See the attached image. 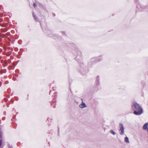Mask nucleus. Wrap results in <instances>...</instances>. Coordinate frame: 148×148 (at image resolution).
I'll list each match as a JSON object with an SVG mask.
<instances>
[{"mask_svg": "<svg viewBox=\"0 0 148 148\" xmlns=\"http://www.w3.org/2000/svg\"><path fill=\"white\" fill-rule=\"evenodd\" d=\"M132 108L134 110L133 113L136 115H140L142 114L143 111L141 106L136 102L132 104Z\"/></svg>", "mask_w": 148, "mask_h": 148, "instance_id": "obj_1", "label": "nucleus"}, {"mask_svg": "<svg viewBox=\"0 0 148 148\" xmlns=\"http://www.w3.org/2000/svg\"><path fill=\"white\" fill-rule=\"evenodd\" d=\"M119 127L120 128L119 130L120 134L121 135H123L125 133V128L123 124L122 123H120Z\"/></svg>", "mask_w": 148, "mask_h": 148, "instance_id": "obj_2", "label": "nucleus"}, {"mask_svg": "<svg viewBox=\"0 0 148 148\" xmlns=\"http://www.w3.org/2000/svg\"><path fill=\"white\" fill-rule=\"evenodd\" d=\"M79 106L80 108L82 109L86 108L87 107L85 103H84L83 101H82L81 103L79 105Z\"/></svg>", "mask_w": 148, "mask_h": 148, "instance_id": "obj_3", "label": "nucleus"}, {"mask_svg": "<svg viewBox=\"0 0 148 148\" xmlns=\"http://www.w3.org/2000/svg\"><path fill=\"white\" fill-rule=\"evenodd\" d=\"M148 123H145L143 125V128L144 130H147L148 129Z\"/></svg>", "mask_w": 148, "mask_h": 148, "instance_id": "obj_4", "label": "nucleus"}, {"mask_svg": "<svg viewBox=\"0 0 148 148\" xmlns=\"http://www.w3.org/2000/svg\"><path fill=\"white\" fill-rule=\"evenodd\" d=\"M32 14L34 20L36 21H38V19L35 16L34 12H32Z\"/></svg>", "mask_w": 148, "mask_h": 148, "instance_id": "obj_5", "label": "nucleus"}, {"mask_svg": "<svg viewBox=\"0 0 148 148\" xmlns=\"http://www.w3.org/2000/svg\"><path fill=\"white\" fill-rule=\"evenodd\" d=\"M125 141L126 143H129V141L128 138L127 137L125 138Z\"/></svg>", "mask_w": 148, "mask_h": 148, "instance_id": "obj_6", "label": "nucleus"}, {"mask_svg": "<svg viewBox=\"0 0 148 148\" xmlns=\"http://www.w3.org/2000/svg\"><path fill=\"white\" fill-rule=\"evenodd\" d=\"M102 60V58L100 57H99L97 58H96V61L99 62Z\"/></svg>", "mask_w": 148, "mask_h": 148, "instance_id": "obj_7", "label": "nucleus"}, {"mask_svg": "<svg viewBox=\"0 0 148 148\" xmlns=\"http://www.w3.org/2000/svg\"><path fill=\"white\" fill-rule=\"evenodd\" d=\"M110 133L114 135L116 134V133L112 130H111L110 131Z\"/></svg>", "mask_w": 148, "mask_h": 148, "instance_id": "obj_8", "label": "nucleus"}, {"mask_svg": "<svg viewBox=\"0 0 148 148\" xmlns=\"http://www.w3.org/2000/svg\"><path fill=\"white\" fill-rule=\"evenodd\" d=\"M37 6V4L35 3H34V4H33V6L34 7H36Z\"/></svg>", "mask_w": 148, "mask_h": 148, "instance_id": "obj_9", "label": "nucleus"}, {"mask_svg": "<svg viewBox=\"0 0 148 148\" xmlns=\"http://www.w3.org/2000/svg\"><path fill=\"white\" fill-rule=\"evenodd\" d=\"M5 66H6L8 65V63L7 62H5L4 63Z\"/></svg>", "mask_w": 148, "mask_h": 148, "instance_id": "obj_10", "label": "nucleus"}, {"mask_svg": "<svg viewBox=\"0 0 148 148\" xmlns=\"http://www.w3.org/2000/svg\"><path fill=\"white\" fill-rule=\"evenodd\" d=\"M1 145V140H0V147Z\"/></svg>", "mask_w": 148, "mask_h": 148, "instance_id": "obj_11", "label": "nucleus"}, {"mask_svg": "<svg viewBox=\"0 0 148 148\" xmlns=\"http://www.w3.org/2000/svg\"><path fill=\"white\" fill-rule=\"evenodd\" d=\"M96 82H97V84H98V83H99V81H98V80H97V81H96Z\"/></svg>", "mask_w": 148, "mask_h": 148, "instance_id": "obj_12", "label": "nucleus"}, {"mask_svg": "<svg viewBox=\"0 0 148 148\" xmlns=\"http://www.w3.org/2000/svg\"><path fill=\"white\" fill-rule=\"evenodd\" d=\"M10 62V60H9V62Z\"/></svg>", "mask_w": 148, "mask_h": 148, "instance_id": "obj_13", "label": "nucleus"}, {"mask_svg": "<svg viewBox=\"0 0 148 148\" xmlns=\"http://www.w3.org/2000/svg\"><path fill=\"white\" fill-rule=\"evenodd\" d=\"M14 79V80H15V79Z\"/></svg>", "mask_w": 148, "mask_h": 148, "instance_id": "obj_14", "label": "nucleus"}, {"mask_svg": "<svg viewBox=\"0 0 148 148\" xmlns=\"http://www.w3.org/2000/svg\"><path fill=\"white\" fill-rule=\"evenodd\" d=\"M14 79V80H15V79Z\"/></svg>", "mask_w": 148, "mask_h": 148, "instance_id": "obj_15", "label": "nucleus"}]
</instances>
